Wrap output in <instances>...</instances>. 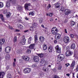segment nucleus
I'll list each match as a JSON object with an SVG mask.
<instances>
[{
	"mask_svg": "<svg viewBox=\"0 0 78 78\" xmlns=\"http://www.w3.org/2000/svg\"><path fill=\"white\" fill-rule=\"evenodd\" d=\"M7 78H12L11 74L9 73H8L7 76Z\"/></svg>",
	"mask_w": 78,
	"mask_h": 78,
	"instance_id": "31",
	"label": "nucleus"
},
{
	"mask_svg": "<svg viewBox=\"0 0 78 78\" xmlns=\"http://www.w3.org/2000/svg\"><path fill=\"white\" fill-rule=\"evenodd\" d=\"M55 39L58 40V39H60V37H61V34H57L55 35Z\"/></svg>",
	"mask_w": 78,
	"mask_h": 78,
	"instance_id": "15",
	"label": "nucleus"
},
{
	"mask_svg": "<svg viewBox=\"0 0 78 78\" xmlns=\"http://www.w3.org/2000/svg\"><path fill=\"white\" fill-rule=\"evenodd\" d=\"M5 56L7 59H9V58H10V55L9 54Z\"/></svg>",
	"mask_w": 78,
	"mask_h": 78,
	"instance_id": "39",
	"label": "nucleus"
},
{
	"mask_svg": "<svg viewBox=\"0 0 78 78\" xmlns=\"http://www.w3.org/2000/svg\"><path fill=\"white\" fill-rule=\"evenodd\" d=\"M0 18L1 19V20H2L3 22H5V19H4V18L3 17V15L2 14H0Z\"/></svg>",
	"mask_w": 78,
	"mask_h": 78,
	"instance_id": "21",
	"label": "nucleus"
},
{
	"mask_svg": "<svg viewBox=\"0 0 78 78\" xmlns=\"http://www.w3.org/2000/svg\"><path fill=\"white\" fill-rule=\"evenodd\" d=\"M43 48L44 50H46L47 48V46L46 45L44 44L43 45Z\"/></svg>",
	"mask_w": 78,
	"mask_h": 78,
	"instance_id": "28",
	"label": "nucleus"
},
{
	"mask_svg": "<svg viewBox=\"0 0 78 78\" xmlns=\"http://www.w3.org/2000/svg\"><path fill=\"white\" fill-rule=\"evenodd\" d=\"M33 25L34 26V28H36V27H37V26L38 25V24L37 23L34 22V24H33Z\"/></svg>",
	"mask_w": 78,
	"mask_h": 78,
	"instance_id": "33",
	"label": "nucleus"
},
{
	"mask_svg": "<svg viewBox=\"0 0 78 78\" xmlns=\"http://www.w3.org/2000/svg\"><path fill=\"white\" fill-rule=\"evenodd\" d=\"M31 49H28L26 50V53L27 54H29V53H31Z\"/></svg>",
	"mask_w": 78,
	"mask_h": 78,
	"instance_id": "34",
	"label": "nucleus"
},
{
	"mask_svg": "<svg viewBox=\"0 0 78 78\" xmlns=\"http://www.w3.org/2000/svg\"><path fill=\"white\" fill-rule=\"evenodd\" d=\"M55 48L56 50V53H60L61 51V48L59 47L58 45H57Z\"/></svg>",
	"mask_w": 78,
	"mask_h": 78,
	"instance_id": "6",
	"label": "nucleus"
},
{
	"mask_svg": "<svg viewBox=\"0 0 78 78\" xmlns=\"http://www.w3.org/2000/svg\"><path fill=\"white\" fill-rule=\"evenodd\" d=\"M71 38H73L74 37V35L73 34H70V35Z\"/></svg>",
	"mask_w": 78,
	"mask_h": 78,
	"instance_id": "46",
	"label": "nucleus"
},
{
	"mask_svg": "<svg viewBox=\"0 0 78 78\" xmlns=\"http://www.w3.org/2000/svg\"><path fill=\"white\" fill-rule=\"evenodd\" d=\"M65 14L66 16H67V15H69L70 14L71 12V11L69 10V9H66L64 11Z\"/></svg>",
	"mask_w": 78,
	"mask_h": 78,
	"instance_id": "9",
	"label": "nucleus"
},
{
	"mask_svg": "<svg viewBox=\"0 0 78 78\" xmlns=\"http://www.w3.org/2000/svg\"><path fill=\"white\" fill-rule=\"evenodd\" d=\"M50 22H52L53 21V19L52 18H51L50 19Z\"/></svg>",
	"mask_w": 78,
	"mask_h": 78,
	"instance_id": "58",
	"label": "nucleus"
},
{
	"mask_svg": "<svg viewBox=\"0 0 78 78\" xmlns=\"http://www.w3.org/2000/svg\"><path fill=\"white\" fill-rule=\"evenodd\" d=\"M75 61H73L70 66V67L71 69H73L74 68V66H75Z\"/></svg>",
	"mask_w": 78,
	"mask_h": 78,
	"instance_id": "16",
	"label": "nucleus"
},
{
	"mask_svg": "<svg viewBox=\"0 0 78 78\" xmlns=\"http://www.w3.org/2000/svg\"><path fill=\"white\" fill-rule=\"evenodd\" d=\"M72 54H73V52L72 51L70 50H68L66 51V56L69 57L72 56Z\"/></svg>",
	"mask_w": 78,
	"mask_h": 78,
	"instance_id": "5",
	"label": "nucleus"
},
{
	"mask_svg": "<svg viewBox=\"0 0 78 78\" xmlns=\"http://www.w3.org/2000/svg\"><path fill=\"white\" fill-rule=\"evenodd\" d=\"M66 76H70V74L69 73L66 74Z\"/></svg>",
	"mask_w": 78,
	"mask_h": 78,
	"instance_id": "62",
	"label": "nucleus"
},
{
	"mask_svg": "<svg viewBox=\"0 0 78 78\" xmlns=\"http://www.w3.org/2000/svg\"><path fill=\"white\" fill-rule=\"evenodd\" d=\"M39 39L40 42H44L45 38L42 36H41L39 38Z\"/></svg>",
	"mask_w": 78,
	"mask_h": 78,
	"instance_id": "17",
	"label": "nucleus"
},
{
	"mask_svg": "<svg viewBox=\"0 0 78 78\" xmlns=\"http://www.w3.org/2000/svg\"><path fill=\"white\" fill-rule=\"evenodd\" d=\"M18 10L19 12H22L23 11V9H22V7L21 6H19L18 7Z\"/></svg>",
	"mask_w": 78,
	"mask_h": 78,
	"instance_id": "18",
	"label": "nucleus"
},
{
	"mask_svg": "<svg viewBox=\"0 0 78 78\" xmlns=\"http://www.w3.org/2000/svg\"><path fill=\"white\" fill-rule=\"evenodd\" d=\"M9 2L10 3H13V2H14V0H9Z\"/></svg>",
	"mask_w": 78,
	"mask_h": 78,
	"instance_id": "49",
	"label": "nucleus"
},
{
	"mask_svg": "<svg viewBox=\"0 0 78 78\" xmlns=\"http://www.w3.org/2000/svg\"><path fill=\"white\" fill-rule=\"evenodd\" d=\"M19 31H20V30L19 29H16L15 30L16 32H19Z\"/></svg>",
	"mask_w": 78,
	"mask_h": 78,
	"instance_id": "54",
	"label": "nucleus"
},
{
	"mask_svg": "<svg viewBox=\"0 0 78 78\" xmlns=\"http://www.w3.org/2000/svg\"><path fill=\"white\" fill-rule=\"evenodd\" d=\"M26 42V40L25 39V38L24 37L23 38V39L21 40L20 42V44H22V45H25Z\"/></svg>",
	"mask_w": 78,
	"mask_h": 78,
	"instance_id": "12",
	"label": "nucleus"
},
{
	"mask_svg": "<svg viewBox=\"0 0 78 78\" xmlns=\"http://www.w3.org/2000/svg\"><path fill=\"white\" fill-rule=\"evenodd\" d=\"M57 43V41L56 40H54V43H55V44H56Z\"/></svg>",
	"mask_w": 78,
	"mask_h": 78,
	"instance_id": "64",
	"label": "nucleus"
},
{
	"mask_svg": "<svg viewBox=\"0 0 78 78\" xmlns=\"http://www.w3.org/2000/svg\"><path fill=\"white\" fill-rule=\"evenodd\" d=\"M41 26V27H42V28H45V27H44V25L42 24Z\"/></svg>",
	"mask_w": 78,
	"mask_h": 78,
	"instance_id": "59",
	"label": "nucleus"
},
{
	"mask_svg": "<svg viewBox=\"0 0 78 78\" xmlns=\"http://www.w3.org/2000/svg\"><path fill=\"white\" fill-rule=\"evenodd\" d=\"M9 28L10 30H14V29L12 26H9Z\"/></svg>",
	"mask_w": 78,
	"mask_h": 78,
	"instance_id": "42",
	"label": "nucleus"
},
{
	"mask_svg": "<svg viewBox=\"0 0 78 78\" xmlns=\"http://www.w3.org/2000/svg\"><path fill=\"white\" fill-rule=\"evenodd\" d=\"M76 48L75 46V44H72L71 45V49H75Z\"/></svg>",
	"mask_w": 78,
	"mask_h": 78,
	"instance_id": "27",
	"label": "nucleus"
},
{
	"mask_svg": "<svg viewBox=\"0 0 78 78\" xmlns=\"http://www.w3.org/2000/svg\"><path fill=\"white\" fill-rule=\"evenodd\" d=\"M54 78H60L59 76H54Z\"/></svg>",
	"mask_w": 78,
	"mask_h": 78,
	"instance_id": "52",
	"label": "nucleus"
},
{
	"mask_svg": "<svg viewBox=\"0 0 78 78\" xmlns=\"http://www.w3.org/2000/svg\"><path fill=\"white\" fill-rule=\"evenodd\" d=\"M51 8V5L50 4H49L48 6L47 7V9H50Z\"/></svg>",
	"mask_w": 78,
	"mask_h": 78,
	"instance_id": "45",
	"label": "nucleus"
},
{
	"mask_svg": "<svg viewBox=\"0 0 78 78\" xmlns=\"http://www.w3.org/2000/svg\"><path fill=\"white\" fill-rule=\"evenodd\" d=\"M13 67H15V66H16V63L15 62H14L13 63Z\"/></svg>",
	"mask_w": 78,
	"mask_h": 78,
	"instance_id": "53",
	"label": "nucleus"
},
{
	"mask_svg": "<svg viewBox=\"0 0 78 78\" xmlns=\"http://www.w3.org/2000/svg\"><path fill=\"white\" fill-rule=\"evenodd\" d=\"M3 7V3L0 2V8H2Z\"/></svg>",
	"mask_w": 78,
	"mask_h": 78,
	"instance_id": "38",
	"label": "nucleus"
},
{
	"mask_svg": "<svg viewBox=\"0 0 78 78\" xmlns=\"http://www.w3.org/2000/svg\"><path fill=\"white\" fill-rule=\"evenodd\" d=\"M34 16V11H32L30 12L29 13V16Z\"/></svg>",
	"mask_w": 78,
	"mask_h": 78,
	"instance_id": "30",
	"label": "nucleus"
},
{
	"mask_svg": "<svg viewBox=\"0 0 78 78\" xmlns=\"http://www.w3.org/2000/svg\"><path fill=\"white\" fill-rule=\"evenodd\" d=\"M31 6V4L30 3H26L24 5V8L25 10L26 11H28L29 9H28V6Z\"/></svg>",
	"mask_w": 78,
	"mask_h": 78,
	"instance_id": "10",
	"label": "nucleus"
},
{
	"mask_svg": "<svg viewBox=\"0 0 78 78\" xmlns=\"http://www.w3.org/2000/svg\"><path fill=\"white\" fill-rule=\"evenodd\" d=\"M70 47L69 46H67L66 47V50H70Z\"/></svg>",
	"mask_w": 78,
	"mask_h": 78,
	"instance_id": "47",
	"label": "nucleus"
},
{
	"mask_svg": "<svg viewBox=\"0 0 78 78\" xmlns=\"http://www.w3.org/2000/svg\"><path fill=\"white\" fill-rule=\"evenodd\" d=\"M5 42V39L2 38L0 39V44H1V45L3 44Z\"/></svg>",
	"mask_w": 78,
	"mask_h": 78,
	"instance_id": "19",
	"label": "nucleus"
},
{
	"mask_svg": "<svg viewBox=\"0 0 78 78\" xmlns=\"http://www.w3.org/2000/svg\"><path fill=\"white\" fill-rule=\"evenodd\" d=\"M58 70H61V69H62V66H59L58 67Z\"/></svg>",
	"mask_w": 78,
	"mask_h": 78,
	"instance_id": "43",
	"label": "nucleus"
},
{
	"mask_svg": "<svg viewBox=\"0 0 78 78\" xmlns=\"http://www.w3.org/2000/svg\"><path fill=\"white\" fill-rule=\"evenodd\" d=\"M33 30H34V28H33V27H31L30 28V31H33Z\"/></svg>",
	"mask_w": 78,
	"mask_h": 78,
	"instance_id": "48",
	"label": "nucleus"
},
{
	"mask_svg": "<svg viewBox=\"0 0 78 78\" xmlns=\"http://www.w3.org/2000/svg\"><path fill=\"white\" fill-rule=\"evenodd\" d=\"M19 22L20 23H22V20H19Z\"/></svg>",
	"mask_w": 78,
	"mask_h": 78,
	"instance_id": "63",
	"label": "nucleus"
},
{
	"mask_svg": "<svg viewBox=\"0 0 78 78\" xmlns=\"http://www.w3.org/2000/svg\"><path fill=\"white\" fill-rule=\"evenodd\" d=\"M49 69L48 68H46L45 67H44L43 68V70L45 72H48V71Z\"/></svg>",
	"mask_w": 78,
	"mask_h": 78,
	"instance_id": "22",
	"label": "nucleus"
},
{
	"mask_svg": "<svg viewBox=\"0 0 78 78\" xmlns=\"http://www.w3.org/2000/svg\"><path fill=\"white\" fill-rule=\"evenodd\" d=\"M51 33L52 34L54 35H55L57 34H58V30L56 27H53L51 30Z\"/></svg>",
	"mask_w": 78,
	"mask_h": 78,
	"instance_id": "2",
	"label": "nucleus"
},
{
	"mask_svg": "<svg viewBox=\"0 0 78 78\" xmlns=\"http://www.w3.org/2000/svg\"><path fill=\"white\" fill-rule=\"evenodd\" d=\"M48 51L49 53H52L54 51V48L52 46H50L48 48Z\"/></svg>",
	"mask_w": 78,
	"mask_h": 78,
	"instance_id": "8",
	"label": "nucleus"
},
{
	"mask_svg": "<svg viewBox=\"0 0 78 78\" xmlns=\"http://www.w3.org/2000/svg\"><path fill=\"white\" fill-rule=\"evenodd\" d=\"M17 41V37H15L13 39L14 42H16Z\"/></svg>",
	"mask_w": 78,
	"mask_h": 78,
	"instance_id": "40",
	"label": "nucleus"
},
{
	"mask_svg": "<svg viewBox=\"0 0 78 78\" xmlns=\"http://www.w3.org/2000/svg\"><path fill=\"white\" fill-rule=\"evenodd\" d=\"M6 68L7 69H9V66H7L6 67Z\"/></svg>",
	"mask_w": 78,
	"mask_h": 78,
	"instance_id": "61",
	"label": "nucleus"
},
{
	"mask_svg": "<svg viewBox=\"0 0 78 78\" xmlns=\"http://www.w3.org/2000/svg\"><path fill=\"white\" fill-rule=\"evenodd\" d=\"M75 22L74 21H71V27H73V26H74V25H75Z\"/></svg>",
	"mask_w": 78,
	"mask_h": 78,
	"instance_id": "37",
	"label": "nucleus"
},
{
	"mask_svg": "<svg viewBox=\"0 0 78 78\" xmlns=\"http://www.w3.org/2000/svg\"><path fill=\"white\" fill-rule=\"evenodd\" d=\"M42 22H43V20H42V19H40L39 20V23H42Z\"/></svg>",
	"mask_w": 78,
	"mask_h": 78,
	"instance_id": "44",
	"label": "nucleus"
},
{
	"mask_svg": "<svg viewBox=\"0 0 78 78\" xmlns=\"http://www.w3.org/2000/svg\"><path fill=\"white\" fill-rule=\"evenodd\" d=\"M6 6L7 8L10 7V2L8 1H6Z\"/></svg>",
	"mask_w": 78,
	"mask_h": 78,
	"instance_id": "23",
	"label": "nucleus"
},
{
	"mask_svg": "<svg viewBox=\"0 0 78 78\" xmlns=\"http://www.w3.org/2000/svg\"><path fill=\"white\" fill-rule=\"evenodd\" d=\"M44 61H45V60H44V58L41 59L40 63L42 66H47V63L44 62Z\"/></svg>",
	"mask_w": 78,
	"mask_h": 78,
	"instance_id": "11",
	"label": "nucleus"
},
{
	"mask_svg": "<svg viewBox=\"0 0 78 78\" xmlns=\"http://www.w3.org/2000/svg\"><path fill=\"white\" fill-rule=\"evenodd\" d=\"M31 41H30V40H28V44H31Z\"/></svg>",
	"mask_w": 78,
	"mask_h": 78,
	"instance_id": "57",
	"label": "nucleus"
},
{
	"mask_svg": "<svg viewBox=\"0 0 78 78\" xmlns=\"http://www.w3.org/2000/svg\"><path fill=\"white\" fill-rule=\"evenodd\" d=\"M46 16H50V17H51L52 16V13L51 12H50L48 14H46Z\"/></svg>",
	"mask_w": 78,
	"mask_h": 78,
	"instance_id": "36",
	"label": "nucleus"
},
{
	"mask_svg": "<svg viewBox=\"0 0 78 78\" xmlns=\"http://www.w3.org/2000/svg\"><path fill=\"white\" fill-rule=\"evenodd\" d=\"M23 72L24 73H28L31 72V69L28 68H25L24 69Z\"/></svg>",
	"mask_w": 78,
	"mask_h": 78,
	"instance_id": "3",
	"label": "nucleus"
},
{
	"mask_svg": "<svg viewBox=\"0 0 78 78\" xmlns=\"http://www.w3.org/2000/svg\"><path fill=\"white\" fill-rule=\"evenodd\" d=\"M64 58V55L62 54L59 55L57 57V61L58 62L62 61Z\"/></svg>",
	"mask_w": 78,
	"mask_h": 78,
	"instance_id": "1",
	"label": "nucleus"
},
{
	"mask_svg": "<svg viewBox=\"0 0 78 78\" xmlns=\"http://www.w3.org/2000/svg\"><path fill=\"white\" fill-rule=\"evenodd\" d=\"M34 62H38L39 60V58L38 56H35L33 58Z\"/></svg>",
	"mask_w": 78,
	"mask_h": 78,
	"instance_id": "14",
	"label": "nucleus"
},
{
	"mask_svg": "<svg viewBox=\"0 0 78 78\" xmlns=\"http://www.w3.org/2000/svg\"><path fill=\"white\" fill-rule=\"evenodd\" d=\"M65 33H67V29H65Z\"/></svg>",
	"mask_w": 78,
	"mask_h": 78,
	"instance_id": "60",
	"label": "nucleus"
},
{
	"mask_svg": "<svg viewBox=\"0 0 78 78\" xmlns=\"http://www.w3.org/2000/svg\"><path fill=\"white\" fill-rule=\"evenodd\" d=\"M64 7L62 6L61 7L60 10L62 11V12H63L64 11Z\"/></svg>",
	"mask_w": 78,
	"mask_h": 78,
	"instance_id": "41",
	"label": "nucleus"
},
{
	"mask_svg": "<svg viewBox=\"0 0 78 78\" xmlns=\"http://www.w3.org/2000/svg\"><path fill=\"white\" fill-rule=\"evenodd\" d=\"M69 37L67 36H66L65 37L63 38V41L65 43H68L69 42Z\"/></svg>",
	"mask_w": 78,
	"mask_h": 78,
	"instance_id": "7",
	"label": "nucleus"
},
{
	"mask_svg": "<svg viewBox=\"0 0 78 78\" xmlns=\"http://www.w3.org/2000/svg\"><path fill=\"white\" fill-rule=\"evenodd\" d=\"M11 51V48L10 47H7L5 48V51L6 53H9Z\"/></svg>",
	"mask_w": 78,
	"mask_h": 78,
	"instance_id": "4",
	"label": "nucleus"
},
{
	"mask_svg": "<svg viewBox=\"0 0 78 78\" xmlns=\"http://www.w3.org/2000/svg\"><path fill=\"white\" fill-rule=\"evenodd\" d=\"M6 16L7 17V18H9V17H10V16H11V13H10V12H8L6 15Z\"/></svg>",
	"mask_w": 78,
	"mask_h": 78,
	"instance_id": "35",
	"label": "nucleus"
},
{
	"mask_svg": "<svg viewBox=\"0 0 78 78\" xmlns=\"http://www.w3.org/2000/svg\"><path fill=\"white\" fill-rule=\"evenodd\" d=\"M18 27L20 30H23V26L20 24H18Z\"/></svg>",
	"mask_w": 78,
	"mask_h": 78,
	"instance_id": "26",
	"label": "nucleus"
},
{
	"mask_svg": "<svg viewBox=\"0 0 78 78\" xmlns=\"http://www.w3.org/2000/svg\"><path fill=\"white\" fill-rule=\"evenodd\" d=\"M34 40L35 42H37V36L35 35L34 36Z\"/></svg>",
	"mask_w": 78,
	"mask_h": 78,
	"instance_id": "32",
	"label": "nucleus"
},
{
	"mask_svg": "<svg viewBox=\"0 0 78 78\" xmlns=\"http://www.w3.org/2000/svg\"><path fill=\"white\" fill-rule=\"evenodd\" d=\"M32 37H30L28 39V40L30 41H31V40H32Z\"/></svg>",
	"mask_w": 78,
	"mask_h": 78,
	"instance_id": "51",
	"label": "nucleus"
},
{
	"mask_svg": "<svg viewBox=\"0 0 78 78\" xmlns=\"http://www.w3.org/2000/svg\"><path fill=\"white\" fill-rule=\"evenodd\" d=\"M54 5L55 8H59L60 5H59V4L58 3H57L54 4Z\"/></svg>",
	"mask_w": 78,
	"mask_h": 78,
	"instance_id": "25",
	"label": "nucleus"
},
{
	"mask_svg": "<svg viewBox=\"0 0 78 78\" xmlns=\"http://www.w3.org/2000/svg\"><path fill=\"white\" fill-rule=\"evenodd\" d=\"M37 55L39 56L40 58H43L44 56V55L43 54H37Z\"/></svg>",
	"mask_w": 78,
	"mask_h": 78,
	"instance_id": "29",
	"label": "nucleus"
},
{
	"mask_svg": "<svg viewBox=\"0 0 78 78\" xmlns=\"http://www.w3.org/2000/svg\"><path fill=\"white\" fill-rule=\"evenodd\" d=\"M22 58L26 61H29V57L27 56H22Z\"/></svg>",
	"mask_w": 78,
	"mask_h": 78,
	"instance_id": "13",
	"label": "nucleus"
},
{
	"mask_svg": "<svg viewBox=\"0 0 78 78\" xmlns=\"http://www.w3.org/2000/svg\"><path fill=\"white\" fill-rule=\"evenodd\" d=\"M5 75L4 72H0V78H3V76Z\"/></svg>",
	"mask_w": 78,
	"mask_h": 78,
	"instance_id": "24",
	"label": "nucleus"
},
{
	"mask_svg": "<svg viewBox=\"0 0 78 78\" xmlns=\"http://www.w3.org/2000/svg\"><path fill=\"white\" fill-rule=\"evenodd\" d=\"M25 19L26 20H29V18H28V17H25Z\"/></svg>",
	"mask_w": 78,
	"mask_h": 78,
	"instance_id": "56",
	"label": "nucleus"
},
{
	"mask_svg": "<svg viewBox=\"0 0 78 78\" xmlns=\"http://www.w3.org/2000/svg\"><path fill=\"white\" fill-rule=\"evenodd\" d=\"M34 44H31L29 47V48L30 49V50H32V49H34V45H35Z\"/></svg>",
	"mask_w": 78,
	"mask_h": 78,
	"instance_id": "20",
	"label": "nucleus"
},
{
	"mask_svg": "<svg viewBox=\"0 0 78 78\" xmlns=\"http://www.w3.org/2000/svg\"><path fill=\"white\" fill-rule=\"evenodd\" d=\"M65 66H66V67H67L68 66H70V64H69V63H68V64H66Z\"/></svg>",
	"mask_w": 78,
	"mask_h": 78,
	"instance_id": "50",
	"label": "nucleus"
},
{
	"mask_svg": "<svg viewBox=\"0 0 78 78\" xmlns=\"http://www.w3.org/2000/svg\"><path fill=\"white\" fill-rule=\"evenodd\" d=\"M7 12L6 10H4L3 11V14H5Z\"/></svg>",
	"mask_w": 78,
	"mask_h": 78,
	"instance_id": "55",
	"label": "nucleus"
}]
</instances>
